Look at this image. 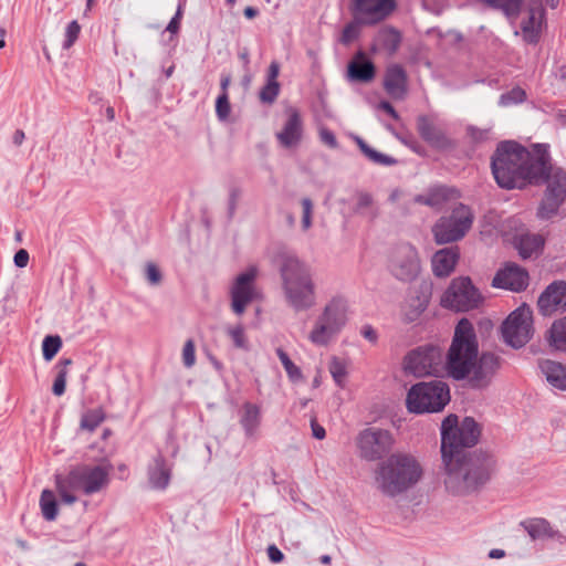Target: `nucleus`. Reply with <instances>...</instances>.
Here are the masks:
<instances>
[{
    "label": "nucleus",
    "mask_w": 566,
    "mask_h": 566,
    "mask_svg": "<svg viewBox=\"0 0 566 566\" xmlns=\"http://www.w3.org/2000/svg\"><path fill=\"white\" fill-rule=\"evenodd\" d=\"M352 13L366 25L385 20L396 8L395 0H350Z\"/></svg>",
    "instance_id": "f3484780"
},
{
    "label": "nucleus",
    "mask_w": 566,
    "mask_h": 566,
    "mask_svg": "<svg viewBox=\"0 0 566 566\" xmlns=\"http://www.w3.org/2000/svg\"><path fill=\"white\" fill-rule=\"evenodd\" d=\"M547 340L555 349L566 352V315L552 324Z\"/></svg>",
    "instance_id": "7c9ffc66"
},
{
    "label": "nucleus",
    "mask_w": 566,
    "mask_h": 566,
    "mask_svg": "<svg viewBox=\"0 0 566 566\" xmlns=\"http://www.w3.org/2000/svg\"><path fill=\"white\" fill-rule=\"evenodd\" d=\"M319 139L323 144H325L329 148L335 149L338 147V143H337V139H336L334 133L332 130H329L328 128L322 127L319 129Z\"/></svg>",
    "instance_id": "603ef678"
},
{
    "label": "nucleus",
    "mask_w": 566,
    "mask_h": 566,
    "mask_svg": "<svg viewBox=\"0 0 566 566\" xmlns=\"http://www.w3.org/2000/svg\"><path fill=\"white\" fill-rule=\"evenodd\" d=\"M544 245V239L541 234L525 233L517 238L516 248L523 259L531 258Z\"/></svg>",
    "instance_id": "c756f323"
},
{
    "label": "nucleus",
    "mask_w": 566,
    "mask_h": 566,
    "mask_svg": "<svg viewBox=\"0 0 566 566\" xmlns=\"http://www.w3.org/2000/svg\"><path fill=\"white\" fill-rule=\"evenodd\" d=\"M373 197L368 192H358L357 193V203H356V210L363 211L367 208H371L373 206Z\"/></svg>",
    "instance_id": "5fc2aeb1"
},
{
    "label": "nucleus",
    "mask_w": 566,
    "mask_h": 566,
    "mask_svg": "<svg viewBox=\"0 0 566 566\" xmlns=\"http://www.w3.org/2000/svg\"><path fill=\"white\" fill-rule=\"evenodd\" d=\"M481 427L472 418L461 422L457 415L447 416L441 423V459L443 484L452 495H468L482 488L495 468L494 457L485 451L467 452L480 439Z\"/></svg>",
    "instance_id": "f257e3e1"
},
{
    "label": "nucleus",
    "mask_w": 566,
    "mask_h": 566,
    "mask_svg": "<svg viewBox=\"0 0 566 566\" xmlns=\"http://www.w3.org/2000/svg\"><path fill=\"white\" fill-rule=\"evenodd\" d=\"M171 469L161 454L148 468V481L153 489L165 490L170 482Z\"/></svg>",
    "instance_id": "cd10ccee"
},
{
    "label": "nucleus",
    "mask_w": 566,
    "mask_h": 566,
    "mask_svg": "<svg viewBox=\"0 0 566 566\" xmlns=\"http://www.w3.org/2000/svg\"><path fill=\"white\" fill-rule=\"evenodd\" d=\"M112 465L107 463L74 465L66 475H56V490L62 502L73 504L76 493L92 495L105 490L111 482Z\"/></svg>",
    "instance_id": "20e7f679"
},
{
    "label": "nucleus",
    "mask_w": 566,
    "mask_h": 566,
    "mask_svg": "<svg viewBox=\"0 0 566 566\" xmlns=\"http://www.w3.org/2000/svg\"><path fill=\"white\" fill-rule=\"evenodd\" d=\"M182 363L187 368H191L196 364V347L192 339H188L184 345Z\"/></svg>",
    "instance_id": "09e8293b"
},
{
    "label": "nucleus",
    "mask_w": 566,
    "mask_h": 566,
    "mask_svg": "<svg viewBox=\"0 0 566 566\" xmlns=\"http://www.w3.org/2000/svg\"><path fill=\"white\" fill-rule=\"evenodd\" d=\"M81 32V25L76 20L71 21L65 30L63 49L69 50L77 40Z\"/></svg>",
    "instance_id": "a18cd8bd"
},
{
    "label": "nucleus",
    "mask_w": 566,
    "mask_h": 566,
    "mask_svg": "<svg viewBox=\"0 0 566 566\" xmlns=\"http://www.w3.org/2000/svg\"><path fill=\"white\" fill-rule=\"evenodd\" d=\"M104 420L105 413L102 409H92L82 416L80 427L83 430L93 432Z\"/></svg>",
    "instance_id": "e433bc0d"
},
{
    "label": "nucleus",
    "mask_w": 566,
    "mask_h": 566,
    "mask_svg": "<svg viewBox=\"0 0 566 566\" xmlns=\"http://www.w3.org/2000/svg\"><path fill=\"white\" fill-rule=\"evenodd\" d=\"M450 401V389L442 380L418 382L408 390L406 407L412 413L440 412Z\"/></svg>",
    "instance_id": "1a4fd4ad"
},
{
    "label": "nucleus",
    "mask_w": 566,
    "mask_h": 566,
    "mask_svg": "<svg viewBox=\"0 0 566 566\" xmlns=\"http://www.w3.org/2000/svg\"><path fill=\"white\" fill-rule=\"evenodd\" d=\"M280 94L279 82H266V84L260 90L259 98L262 103L272 104Z\"/></svg>",
    "instance_id": "37998d69"
},
{
    "label": "nucleus",
    "mask_w": 566,
    "mask_h": 566,
    "mask_svg": "<svg viewBox=\"0 0 566 566\" xmlns=\"http://www.w3.org/2000/svg\"><path fill=\"white\" fill-rule=\"evenodd\" d=\"M231 83V77L230 75H222L221 77V81H220V86H221V94H228V87Z\"/></svg>",
    "instance_id": "338daca9"
},
{
    "label": "nucleus",
    "mask_w": 566,
    "mask_h": 566,
    "mask_svg": "<svg viewBox=\"0 0 566 566\" xmlns=\"http://www.w3.org/2000/svg\"><path fill=\"white\" fill-rule=\"evenodd\" d=\"M361 24V21L356 20V18L354 17V21L346 24L345 28L343 29L340 42L347 45L352 43L354 40H356L360 33Z\"/></svg>",
    "instance_id": "c03bdc74"
},
{
    "label": "nucleus",
    "mask_w": 566,
    "mask_h": 566,
    "mask_svg": "<svg viewBox=\"0 0 566 566\" xmlns=\"http://www.w3.org/2000/svg\"><path fill=\"white\" fill-rule=\"evenodd\" d=\"M448 199V192L444 187L431 188L427 193L417 195L413 198L416 203L426 205L431 208L439 209Z\"/></svg>",
    "instance_id": "473e14b6"
},
{
    "label": "nucleus",
    "mask_w": 566,
    "mask_h": 566,
    "mask_svg": "<svg viewBox=\"0 0 566 566\" xmlns=\"http://www.w3.org/2000/svg\"><path fill=\"white\" fill-rule=\"evenodd\" d=\"M145 277L150 285H159L163 281V274L159 268L153 263L147 262L145 265Z\"/></svg>",
    "instance_id": "de8ad7c7"
},
{
    "label": "nucleus",
    "mask_w": 566,
    "mask_h": 566,
    "mask_svg": "<svg viewBox=\"0 0 566 566\" xmlns=\"http://www.w3.org/2000/svg\"><path fill=\"white\" fill-rule=\"evenodd\" d=\"M348 322V303L342 296L332 297L313 323L307 339L315 346H328Z\"/></svg>",
    "instance_id": "0eeeda50"
},
{
    "label": "nucleus",
    "mask_w": 566,
    "mask_h": 566,
    "mask_svg": "<svg viewBox=\"0 0 566 566\" xmlns=\"http://www.w3.org/2000/svg\"><path fill=\"white\" fill-rule=\"evenodd\" d=\"M356 142L361 153L373 163L385 166H391L396 164L395 158L373 149L361 138L358 137Z\"/></svg>",
    "instance_id": "c9c22d12"
},
{
    "label": "nucleus",
    "mask_w": 566,
    "mask_h": 566,
    "mask_svg": "<svg viewBox=\"0 0 566 566\" xmlns=\"http://www.w3.org/2000/svg\"><path fill=\"white\" fill-rule=\"evenodd\" d=\"M66 377L67 370L65 368L59 369L52 387V391L55 396L60 397L65 392Z\"/></svg>",
    "instance_id": "3c124183"
},
{
    "label": "nucleus",
    "mask_w": 566,
    "mask_h": 566,
    "mask_svg": "<svg viewBox=\"0 0 566 566\" xmlns=\"http://www.w3.org/2000/svg\"><path fill=\"white\" fill-rule=\"evenodd\" d=\"M532 539L553 537L554 531L545 518H532L522 523Z\"/></svg>",
    "instance_id": "2f4dec72"
},
{
    "label": "nucleus",
    "mask_w": 566,
    "mask_h": 566,
    "mask_svg": "<svg viewBox=\"0 0 566 566\" xmlns=\"http://www.w3.org/2000/svg\"><path fill=\"white\" fill-rule=\"evenodd\" d=\"M538 311L544 316L557 312H566V282L555 281L541 294L537 301Z\"/></svg>",
    "instance_id": "a211bd4d"
},
{
    "label": "nucleus",
    "mask_w": 566,
    "mask_h": 566,
    "mask_svg": "<svg viewBox=\"0 0 566 566\" xmlns=\"http://www.w3.org/2000/svg\"><path fill=\"white\" fill-rule=\"evenodd\" d=\"M377 41L389 53H395L401 43V34L396 29L387 27L379 30Z\"/></svg>",
    "instance_id": "72a5a7b5"
},
{
    "label": "nucleus",
    "mask_w": 566,
    "mask_h": 566,
    "mask_svg": "<svg viewBox=\"0 0 566 566\" xmlns=\"http://www.w3.org/2000/svg\"><path fill=\"white\" fill-rule=\"evenodd\" d=\"M544 21V9L541 3H531L521 22V32L527 43H536L539 39Z\"/></svg>",
    "instance_id": "4be33fe9"
},
{
    "label": "nucleus",
    "mask_w": 566,
    "mask_h": 566,
    "mask_svg": "<svg viewBox=\"0 0 566 566\" xmlns=\"http://www.w3.org/2000/svg\"><path fill=\"white\" fill-rule=\"evenodd\" d=\"M311 428H312V434L314 438H316L318 440H322L325 438L326 431L321 424L317 423L315 418H313L311 420Z\"/></svg>",
    "instance_id": "e2e57ef3"
},
{
    "label": "nucleus",
    "mask_w": 566,
    "mask_h": 566,
    "mask_svg": "<svg viewBox=\"0 0 566 566\" xmlns=\"http://www.w3.org/2000/svg\"><path fill=\"white\" fill-rule=\"evenodd\" d=\"M227 335L231 338L233 346L239 349H249V340L247 338L244 327L241 324L229 326Z\"/></svg>",
    "instance_id": "58836bf2"
},
{
    "label": "nucleus",
    "mask_w": 566,
    "mask_h": 566,
    "mask_svg": "<svg viewBox=\"0 0 566 566\" xmlns=\"http://www.w3.org/2000/svg\"><path fill=\"white\" fill-rule=\"evenodd\" d=\"M471 209L462 203L455 206L449 216L441 217L432 228L437 243L444 244L461 240L473 223Z\"/></svg>",
    "instance_id": "9d476101"
},
{
    "label": "nucleus",
    "mask_w": 566,
    "mask_h": 566,
    "mask_svg": "<svg viewBox=\"0 0 566 566\" xmlns=\"http://www.w3.org/2000/svg\"><path fill=\"white\" fill-rule=\"evenodd\" d=\"M387 268L390 274L401 282L416 280L421 270L417 249L407 242L395 245L389 252Z\"/></svg>",
    "instance_id": "ddd939ff"
},
{
    "label": "nucleus",
    "mask_w": 566,
    "mask_h": 566,
    "mask_svg": "<svg viewBox=\"0 0 566 566\" xmlns=\"http://www.w3.org/2000/svg\"><path fill=\"white\" fill-rule=\"evenodd\" d=\"M417 128L421 138L434 148L444 149L451 144L443 129L437 126L428 116L418 117Z\"/></svg>",
    "instance_id": "5701e85b"
},
{
    "label": "nucleus",
    "mask_w": 566,
    "mask_h": 566,
    "mask_svg": "<svg viewBox=\"0 0 566 566\" xmlns=\"http://www.w3.org/2000/svg\"><path fill=\"white\" fill-rule=\"evenodd\" d=\"M329 373L338 387H344L347 376L346 364L337 357H334L328 366Z\"/></svg>",
    "instance_id": "ea45409f"
},
{
    "label": "nucleus",
    "mask_w": 566,
    "mask_h": 566,
    "mask_svg": "<svg viewBox=\"0 0 566 566\" xmlns=\"http://www.w3.org/2000/svg\"><path fill=\"white\" fill-rule=\"evenodd\" d=\"M258 274V268L251 265L235 277L230 287L231 310L239 316L245 312L252 301L259 297L255 286Z\"/></svg>",
    "instance_id": "2eb2a0df"
},
{
    "label": "nucleus",
    "mask_w": 566,
    "mask_h": 566,
    "mask_svg": "<svg viewBox=\"0 0 566 566\" xmlns=\"http://www.w3.org/2000/svg\"><path fill=\"white\" fill-rule=\"evenodd\" d=\"M545 158L546 147L543 145L534 146L531 151L516 142H502L491 158L492 174L501 188H523L527 184H537Z\"/></svg>",
    "instance_id": "f03ea898"
},
{
    "label": "nucleus",
    "mask_w": 566,
    "mask_h": 566,
    "mask_svg": "<svg viewBox=\"0 0 566 566\" xmlns=\"http://www.w3.org/2000/svg\"><path fill=\"white\" fill-rule=\"evenodd\" d=\"M61 347H62V340H61L60 336H57V335L56 336H46L42 343L43 358L46 361L52 360L53 357L61 349Z\"/></svg>",
    "instance_id": "a19ab883"
},
{
    "label": "nucleus",
    "mask_w": 566,
    "mask_h": 566,
    "mask_svg": "<svg viewBox=\"0 0 566 566\" xmlns=\"http://www.w3.org/2000/svg\"><path fill=\"white\" fill-rule=\"evenodd\" d=\"M384 86L392 98H403L407 93V74L398 65H390L385 74Z\"/></svg>",
    "instance_id": "393cba45"
},
{
    "label": "nucleus",
    "mask_w": 566,
    "mask_h": 566,
    "mask_svg": "<svg viewBox=\"0 0 566 566\" xmlns=\"http://www.w3.org/2000/svg\"><path fill=\"white\" fill-rule=\"evenodd\" d=\"M415 302H417V304L415 305V310L410 313H407L409 321L416 319L427 308L428 297H417Z\"/></svg>",
    "instance_id": "864d4df0"
},
{
    "label": "nucleus",
    "mask_w": 566,
    "mask_h": 566,
    "mask_svg": "<svg viewBox=\"0 0 566 566\" xmlns=\"http://www.w3.org/2000/svg\"><path fill=\"white\" fill-rule=\"evenodd\" d=\"M403 368L416 377L444 374V354L436 345H423L409 352L403 359Z\"/></svg>",
    "instance_id": "9b49d317"
},
{
    "label": "nucleus",
    "mask_w": 566,
    "mask_h": 566,
    "mask_svg": "<svg viewBox=\"0 0 566 566\" xmlns=\"http://www.w3.org/2000/svg\"><path fill=\"white\" fill-rule=\"evenodd\" d=\"M40 506L43 517L46 521H54L57 516V504L54 493L50 490H44L41 494Z\"/></svg>",
    "instance_id": "f704fd0d"
},
{
    "label": "nucleus",
    "mask_w": 566,
    "mask_h": 566,
    "mask_svg": "<svg viewBox=\"0 0 566 566\" xmlns=\"http://www.w3.org/2000/svg\"><path fill=\"white\" fill-rule=\"evenodd\" d=\"M525 98H526L525 91L517 86V87H514V88H512L511 91H509L506 93H503L500 96L499 104L501 106L506 107V106L520 104V103L524 102Z\"/></svg>",
    "instance_id": "79ce46f5"
},
{
    "label": "nucleus",
    "mask_w": 566,
    "mask_h": 566,
    "mask_svg": "<svg viewBox=\"0 0 566 566\" xmlns=\"http://www.w3.org/2000/svg\"><path fill=\"white\" fill-rule=\"evenodd\" d=\"M356 444L361 459L375 461L390 450L392 438L389 431L370 427L358 433Z\"/></svg>",
    "instance_id": "dca6fc26"
},
{
    "label": "nucleus",
    "mask_w": 566,
    "mask_h": 566,
    "mask_svg": "<svg viewBox=\"0 0 566 566\" xmlns=\"http://www.w3.org/2000/svg\"><path fill=\"white\" fill-rule=\"evenodd\" d=\"M180 19H181V8L179 7L176 14L172 17V19L168 23L166 30L171 33H177L180 28Z\"/></svg>",
    "instance_id": "052dcab7"
},
{
    "label": "nucleus",
    "mask_w": 566,
    "mask_h": 566,
    "mask_svg": "<svg viewBox=\"0 0 566 566\" xmlns=\"http://www.w3.org/2000/svg\"><path fill=\"white\" fill-rule=\"evenodd\" d=\"M286 114L287 118L282 129L276 133V139L283 148H294L303 138V119L295 107H289Z\"/></svg>",
    "instance_id": "412c9836"
},
{
    "label": "nucleus",
    "mask_w": 566,
    "mask_h": 566,
    "mask_svg": "<svg viewBox=\"0 0 566 566\" xmlns=\"http://www.w3.org/2000/svg\"><path fill=\"white\" fill-rule=\"evenodd\" d=\"M538 369L555 389L566 391V366L552 359H539Z\"/></svg>",
    "instance_id": "a878e982"
},
{
    "label": "nucleus",
    "mask_w": 566,
    "mask_h": 566,
    "mask_svg": "<svg viewBox=\"0 0 566 566\" xmlns=\"http://www.w3.org/2000/svg\"><path fill=\"white\" fill-rule=\"evenodd\" d=\"M478 354L479 342L474 326L468 318H461L444 355V374L455 380L465 379L474 369Z\"/></svg>",
    "instance_id": "39448f33"
},
{
    "label": "nucleus",
    "mask_w": 566,
    "mask_h": 566,
    "mask_svg": "<svg viewBox=\"0 0 566 566\" xmlns=\"http://www.w3.org/2000/svg\"><path fill=\"white\" fill-rule=\"evenodd\" d=\"M539 184H545L546 188L537 208V217L542 220H549L558 213L559 208L566 201V170L551 164L547 150L544 171L536 185Z\"/></svg>",
    "instance_id": "6e6552de"
},
{
    "label": "nucleus",
    "mask_w": 566,
    "mask_h": 566,
    "mask_svg": "<svg viewBox=\"0 0 566 566\" xmlns=\"http://www.w3.org/2000/svg\"><path fill=\"white\" fill-rule=\"evenodd\" d=\"M482 302L479 290L472 284L470 277L460 276L451 281L441 296L440 304L444 308L455 312H467L476 308Z\"/></svg>",
    "instance_id": "f8f14e48"
},
{
    "label": "nucleus",
    "mask_w": 566,
    "mask_h": 566,
    "mask_svg": "<svg viewBox=\"0 0 566 566\" xmlns=\"http://www.w3.org/2000/svg\"><path fill=\"white\" fill-rule=\"evenodd\" d=\"M280 74V64L276 61H272L266 76V82H277V77Z\"/></svg>",
    "instance_id": "680f3d73"
},
{
    "label": "nucleus",
    "mask_w": 566,
    "mask_h": 566,
    "mask_svg": "<svg viewBox=\"0 0 566 566\" xmlns=\"http://www.w3.org/2000/svg\"><path fill=\"white\" fill-rule=\"evenodd\" d=\"M418 460L405 453H394L376 471L378 489L388 496H396L415 486L422 476Z\"/></svg>",
    "instance_id": "423d86ee"
},
{
    "label": "nucleus",
    "mask_w": 566,
    "mask_h": 566,
    "mask_svg": "<svg viewBox=\"0 0 566 566\" xmlns=\"http://www.w3.org/2000/svg\"><path fill=\"white\" fill-rule=\"evenodd\" d=\"M379 108L382 109L384 112H386L394 119H398L399 118L398 113L396 112V109L394 108V106L389 102H386V101L380 102L379 103Z\"/></svg>",
    "instance_id": "0e129e2a"
},
{
    "label": "nucleus",
    "mask_w": 566,
    "mask_h": 566,
    "mask_svg": "<svg viewBox=\"0 0 566 566\" xmlns=\"http://www.w3.org/2000/svg\"><path fill=\"white\" fill-rule=\"evenodd\" d=\"M302 205V229L307 231L312 227L313 202L310 198H303Z\"/></svg>",
    "instance_id": "49530a36"
},
{
    "label": "nucleus",
    "mask_w": 566,
    "mask_h": 566,
    "mask_svg": "<svg viewBox=\"0 0 566 566\" xmlns=\"http://www.w3.org/2000/svg\"><path fill=\"white\" fill-rule=\"evenodd\" d=\"M276 355H277L280 361L282 363L290 380H292L293 382H296V381H300L303 379V375H302L300 367H297L291 360L289 355L282 348H276Z\"/></svg>",
    "instance_id": "4c0bfd02"
},
{
    "label": "nucleus",
    "mask_w": 566,
    "mask_h": 566,
    "mask_svg": "<svg viewBox=\"0 0 566 566\" xmlns=\"http://www.w3.org/2000/svg\"><path fill=\"white\" fill-rule=\"evenodd\" d=\"M28 262H29V252L27 250L21 249L14 254V264L18 268H25L28 265Z\"/></svg>",
    "instance_id": "bf43d9fd"
},
{
    "label": "nucleus",
    "mask_w": 566,
    "mask_h": 566,
    "mask_svg": "<svg viewBox=\"0 0 566 566\" xmlns=\"http://www.w3.org/2000/svg\"><path fill=\"white\" fill-rule=\"evenodd\" d=\"M532 311L523 305L513 311L503 322L501 332L503 340L513 348L523 347L533 334Z\"/></svg>",
    "instance_id": "4468645a"
},
{
    "label": "nucleus",
    "mask_w": 566,
    "mask_h": 566,
    "mask_svg": "<svg viewBox=\"0 0 566 566\" xmlns=\"http://www.w3.org/2000/svg\"><path fill=\"white\" fill-rule=\"evenodd\" d=\"M360 335L371 344H376L378 340L377 331L369 324H365L361 326Z\"/></svg>",
    "instance_id": "4d7b16f0"
},
{
    "label": "nucleus",
    "mask_w": 566,
    "mask_h": 566,
    "mask_svg": "<svg viewBox=\"0 0 566 566\" xmlns=\"http://www.w3.org/2000/svg\"><path fill=\"white\" fill-rule=\"evenodd\" d=\"M25 138L24 132L21 129H17L12 136V140L14 145L20 146Z\"/></svg>",
    "instance_id": "69168bd1"
},
{
    "label": "nucleus",
    "mask_w": 566,
    "mask_h": 566,
    "mask_svg": "<svg viewBox=\"0 0 566 566\" xmlns=\"http://www.w3.org/2000/svg\"><path fill=\"white\" fill-rule=\"evenodd\" d=\"M279 271L285 302L294 312H305L317 303L316 285L310 269L293 254H282Z\"/></svg>",
    "instance_id": "7ed1b4c3"
},
{
    "label": "nucleus",
    "mask_w": 566,
    "mask_h": 566,
    "mask_svg": "<svg viewBox=\"0 0 566 566\" xmlns=\"http://www.w3.org/2000/svg\"><path fill=\"white\" fill-rule=\"evenodd\" d=\"M231 107L228 94H220L216 101V113L220 119H226L230 114Z\"/></svg>",
    "instance_id": "8fccbe9b"
},
{
    "label": "nucleus",
    "mask_w": 566,
    "mask_h": 566,
    "mask_svg": "<svg viewBox=\"0 0 566 566\" xmlns=\"http://www.w3.org/2000/svg\"><path fill=\"white\" fill-rule=\"evenodd\" d=\"M266 553L269 559L274 564L281 563L284 559L283 553L275 545H270Z\"/></svg>",
    "instance_id": "13d9d810"
},
{
    "label": "nucleus",
    "mask_w": 566,
    "mask_h": 566,
    "mask_svg": "<svg viewBox=\"0 0 566 566\" xmlns=\"http://www.w3.org/2000/svg\"><path fill=\"white\" fill-rule=\"evenodd\" d=\"M262 421L261 408L253 402H244L240 411V424L248 439H256Z\"/></svg>",
    "instance_id": "b1692460"
},
{
    "label": "nucleus",
    "mask_w": 566,
    "mask_h": 566,
    "mask_svg": "<svg viewBox=\"0 0 566 566\" xmlns=\"http://www.w3.org/2000/svg\"><path fill=\"white\" fill-rule=\"evenodd\" d=\"M348 75L354 81L367 83L375 77V66L363 53H358L348 64Z\"/></svg>",
    "instance_id": "c85d7f7f"
},
{
    "label": "nucleus",
    "mask_w": 566,
    "mask_h": 566,
    "mask_svg": "<svg viewBox=\"0 0 566 566\" xmlns=\"http://www.w3.org/2000/svg\"><path fill=\"white\" fill-rule=\"evenodd\" d=\"M238 197H239V192L237 190H233L230 195V203H229V210H230V213L232 214L235 210V206H237V200H238Z\"/></svg>",
    "instance_id": "774afa93"
},
{
    "label": "nucleus",
    "mask_w": 566,
    "mask_h": 566,
    "mask_svg": "<svg viewBox=\"0 0 566 566\" xmlns=\"http://www.w3.org/2000/svg\"><path fill=\"white\" fill-rule=\"evenodd\" d=\"M528 285V273L514 263H507L500 269L492 280V286L496 289L521 292Z\"/></svg>",
    "instance_id": "6ab92c4d"
},
{
    "label": "nucleus",
    "mask_w": 566,
    "mask_h": 566,
    "mask_svg": "<svg viewBox=\"0 0 566 566\" xmlns=\"http://www.w3.org/2000/svg\"><path fill=\"white\" fill-rule=\"evenodd\" d=\"M501 367V359L497 355L484 352L478 355L474 369L470 374V382L474 388H484L489 386L494 375Z\"/></svg>",
    "instance_id": "aec40b11"
},
{
    "label": "nucleus",
    "mask_w": 566,
    "mask_h": 566,
    "mask_svg": "<svg viewBox=\"0 0 566 566\" xmlns=\"http://www.w3.org/2000/svg\"><path fill=\"white\" fill-rule=\"evenodd\" d=\"M459 259L457 248H446L434 253L432 258V270L439 277L448 276L453 270Z\"/></svg>",
    "instance_id": "bb28decb"
},
{
    "label": "nucleus",
    "mask_w": 566,
    "mask_h": 566,
    "mask_svg": "<svg viewBox=\"0 0 566 566\" xmlns=\"http://www.w3.org/2000/svg\"><path fill=\"white\" fill-rule=\"evenodd\" d=\"M470 137L475 142H483L489 138L490 129H482L474 126L468 128Z\"/></svg>",
    "instance_id": "6e6d98bb"
}]
</instances>
